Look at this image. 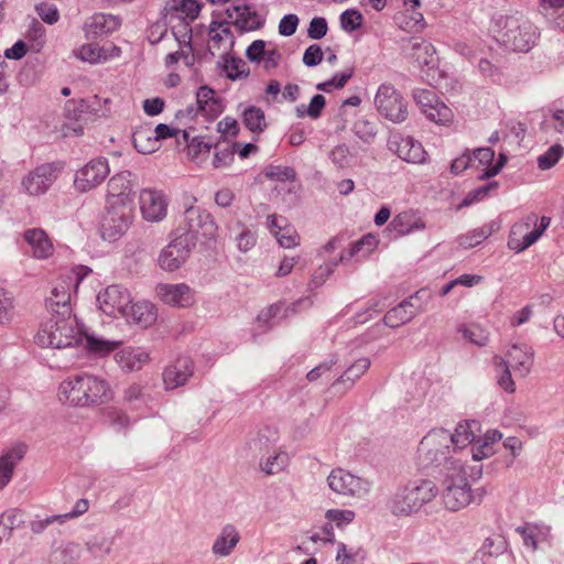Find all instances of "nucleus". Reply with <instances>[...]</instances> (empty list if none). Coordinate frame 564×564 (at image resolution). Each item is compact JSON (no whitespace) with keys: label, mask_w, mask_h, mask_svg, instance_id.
<instances>
[{"label":"nucleus","mask_w":564,"mask_h":564,"mask_svg":"<svg viewBox=\"0 0 564 564\" xmlns=\"http://www.w3.org/2000/svg\"><path fill=\"white\" fill-rule=\"evenodd\" d=\"M75 110L79 112V117L87 115L91 118H107L112 111V100L109 97L95 95L87 99H80Z\"/></svg>","instance_id":"c85d7f7f"},{"label":"nucleus","mask_w":564,"mask_h":564,"mask_svg":"<svg viewBox=\"0 0 564 564\" xmlns=\"http://www.w3.org/2000/svg\"><path fill=\"white\" fill-rule=\"evenodd\" d=\"M89 508V502L88 500L86 499H80L76 502L75 507H74V510L69 513H66V514H63V516H54V517H51V518H47L45 519L44 521H37V522H33L32 523V530L34 532H40L42 531L46 525L55 522V521H59V522H64L65 519H73V518H76L78 516H82L84 514L85 512H87Z\"/></svg>","instance_id":"79ce46f5"},{"label":"nucleus","mask_w":564,"mask_h":564,"mask_svg":"<svg viewBox=\"0 0 564 564\" xmlns=\"http://www.w3.org/2000/svg\"><path fill=\"white\" fill-rule=\"evenodd\" d=\"M132 219V204L107 205V210L101 223V235L104 239L110 241L117 240L129 229Z\"/></svg>","instance_id":"6e6552de"},{"label":"nucleus","mask_w":564,"mask_h":564,"mask_svg":"<svg viewBox=\"0 0 564 564\" xmlns=\"http://www.w3.org/2000/svg\"><path fill=\"white\" fill-rule=\"evenodd\" d=\"M549 225V217H542L540 220L535 215L527 217L524 221L512 227L509 240L510 248L517 251L527 249L539 239Z\"/></svg>","instance_id":"1a4fd4ad"},{"label":"nucleus","mask_w":564,"mask_h":564,"mask_svg":"<svg viewBox=\"0 0 564 564\" xmlns=\"http://www.w3.org/2000/svg\"><path fill=\"white\" fill-rule=\"evenodd\" d=\"M110 170L106 159H94L76 173L75 187L88 192L104 182Z\"/></svg>","instance_id":"9b49d317"},{"label":"nucleus","mask_w":564,"mask_h":564,"mask_svg":"<svg viewBox=\"0 0 564 564\" xmlns=\"http://www.w3.org/2000/svg\"><path fill=\"white\" fill-rule=\"evenodd\" d=\"M366 484L358 477H355L350 473L338 468L334 469L328 476L329 488L345 496H356L362 491H366Z\"/></svg>","instance_id":"412c9836"},{"label":"nucleus","mask_w":564,"mask_h":564,"mask_svg":"<svg viewBox=\"0 0 564 564\" xmlns=\"http://www.w3.org/2000/svg\"><path fill=\"white\" fill-rule=\"evenodd\" d=\"M187 234L199 235L207 239H213L217 232V225L213 217L202 212L198 207H189L184 213Z\"/></svg>","instance_id":"6ab92c4d"},{"label":"nucleus","mask_w":564,"mask_h":564,"mask_svg":"<svg viewBox=\"0 0 564 564\" xmlns=\"http://www.w3.org/2000/svg\"><path fill=\"white\" fill-rule=\"evenodd\" d=\"M124 317L130 322L147 328L155 323L158 314L156 308L152 303L143 301L130 304Z\"/></svg>","instance_id":"72a5a7b5"},{"label":"nucleus","mask_w":564,"mask_h":564,"mask_svg":"<svg viewBox=\"0 0 564 564\" xmlns=\"http://www.w3.org/2000/svg\"><path fill=\"white\" fill-rule=\"evenodd\" d=\"M217 130L225 138L236 137L240 130L238 121L231 117H225L217 124Z\"/></svg>","instance_id":"338daca9"},{"label":"nucleus","mask_w":564,"mask_h":564,"mask_svg":"<svg viewBox=\"0 0 564 564\" xmlns=\"http://www.w3.org/2000/svg\"><path fill=\"white\" fill-rule=\"evenodd\" d=\"M26 452L24 444H17L0 457V489L10 481L17 463Z\"/></svg>","instance_id":"f704fd0d"},{"label":"nucleus","mask_w":564,"mask_h":564,"mask_svg":"<svg viewBox=\"0 0 564 564\" xmlns=\"http://www.w3.org/2000/svg\"><path fill=\"white\" fill-rule=\"evenodd\" d=\"M413 305L409 302H402L390 310L383 317V322L389 327H399L411 321L414 316Z\"/></svg>","instance_id":"a19ab883"},{"label":"nucleus","mask_w":564,"mask_h":564,"mask_svg":"<svg viewBox=\"0 0 564 564\" xmlns=\"http://www.w3.org/2000/svg\"><path fill=\"white\" fill-rule=\"evenodd\" d=\"M197 112L207 120L218 118L225 105L217 93L208 86H200L196 93Z\"/></svg>","instance_id":"5701e85b"},{"label":"nucleus","mask_w":564,"mask_h":564,"mask_svg":"<svg viewBox=\"0 0 564 564\" xmlns=\"http://www.w3.org/2000/svg\"><path fill=\"white\" fill-rule=\"evenodd\" d=\"M14 305L13 299L2 288H0V324H8L13 319Z\"/></svg>","instance_id":"603ef678"},{"label":"nucleus","mask_w":564,"mask_h":564,"mask_svg":"<svg viewBox=\"0 0 564 564\" xmlns=\"http://www.w3.org/2000/svg\"><path fill=\"white\" fill-rule=\"evenodd\" d=\"M389 227L398 236H405L413 231L423 230L425 223L417 212L409 209L395 215Z\"/></svg>","instance_id":"c756f323"},{"label":"nucleus","mask_w":564,"mask_h":564,"mask_svg":"<svg viewBox=\"0 0 564 564\" xmlns=\"http://www.w3.org/2000/svg\"><path fill=\"white\" fill-rule=\"evenodd\" d=\"M435 485L431 480H421L420 484L406 487L397 494L391 502L394 514H410L431 501L436 496Z\"/></svg>","instance_id":"39448f33"},{"label":"nucleus","mask_w":564,"mask_h":564,"mask_svg":"<svg viewBox=\"0 0 564 564\" xmlns=\"http://www.w3.org/2000/svg\"><path fill=\"white\" fill-rule=\"evenodd\" d=\"M180 61H183L186 66H191L194 62L193 48L189 43L180 45V50L166 55L165 64L172 67Z\"/></svg>","instance_id":"09e8293b"},{"label":"nucleus","mask_w":564,"mask_h":564,"mask_svg":"<svg viewBox=\"0 0 564 564\" xmlns=\"http://www.w3.org/2000/svg\"><path fill=\"white\" fill-rule=\"evenodd\" d=\"M117 364L126 371H138L149 362V354L141 348L126 347L119 350L116 356Z\"/></svg>","instance_id":"473e14b6"},{"label":"nucleus","mask_w":564,"mask_h":564,"mask_svg":"<svg viewBox=\"0 0 564 564\" xmlns=\"http://www.w3.org/2000/svg\"><path fill=\"white\" fill-rule=\"evenodd\" d=\"M73 55L77 59L88 64H101L118 57L121 53L120 47L113 43L99 45L98 43H85L73 50Z\"/></svg>","instance_id":"a211bd4d"},{"label":"nucleus","mask_w":564,"mask_h":564,"mask_svg":"<svg viewBox=\"0 0 564 564\" xmlns=\"http://www.w3.org/2000/svg\"><path fill=\"white\" fill-rule=\"evenodd\" d=\"M281 58L282 56L276 45L270 43L260 63H262L263 67L268 70L274 69L280 64Z\"/></svg>","instance_id":"680f3d73"},{"label":"nucleus","mask_w":564,"mask_h":564,"mask_svg":"<svg viewBox=\"0 0 564 564\" xmlns=\"http://www.w3.org/2000/svg\"><path fill=\"white\" fill-rule=\"evenodd\" d=\"M25 242L30 246L36 259H47L54 253V246L47 234L41 228L28 229L23 234Z\"/></svg>","instance_id":"cd10ccee"},{"label":"nucleus","mask_w":564,"mask_h":564,"mask_svg":"<svg viewBox=\"0 0 564 564\" xmlns=\"http://www.w3.org/2000/svg\"><path fill=\"white\" fill-rule=\"evenodd\" d=\"M228 18L241 31H253L262 25L261 17L250 6H232L227 9Z\"/></svg>","instance_id":"bb28decb"},{"label":"nucleus","mask_w":564,"mask_h":564,"mask_svg":"<svg viewBox=\"0 0 564 564\" xmlns=\"http://www.w3.org/2000/svg\"><path fill=\"white\" fill-rule=\"evenodd\" d=\"M234 45L232 33L226 23L214 22L208 31V48L219 54L227 53Z\"/></svg>","instance_id":"7c9ffc66"},{"label":"nucleus","mask_w":564,"mask_h":564,"mask_svg":"<svg viewBox=\"0 0 564 564\" xmlns=\"http://www.w3.org/2000/svg\"><path fill=\"white\" fill-rule=\"evenodd\" d=\"M39 17L48 24H54L59 19V13L54 4L42 2L36 7Z\"/></svg>","instance_id":"052dcab7"},{"label":"nucleus","mask_w":564,"mask_h":564,"mask_svg":"<svg viewBox=\"0 0 564 564\" xmlns=\"http://www.w3.org/2000/svg\"><path fill=\"white\" fill-rule=\"evenodd\" d=\"M362 15L357 10H346L340 15V24L345 31L352 32L361 26Z\"/></svg>","instance_id":"6e6d98bb"},{"label":"nucleus","mask_w":564,"mask_h":564,"mask_svg":"<svg viewBox=\"0 0 564 564\" xmlns=\"http://www.w3.org/2000/svg\"><path fill=\"white\" fill-rule=\"evenodd\" d=\"M414 55L421 66L433 67L437 62L435 47L431 43L416 44Z\"/></svg>","instance_id":"de8ad7c7"},{"label":"nucleus","mask_w":564,"mask_h":564,"mask_svg":"<svg viewBox=\"0 0 564 564\" xmlns=\"http://www.w3.org/2000/svg\"><path fill=\"white\" fill-rule=\"evenodd\" d=\"M495 153L490 148H479L471 155V169L481 171L480 180L489 178L499 173L506 159L501 156L494 163Z\"/></svg>","instance_id":"a878e982"},{"label":"nucleus","mask_w":564,"mask_h":564,"mask_svg":"<svg viewBox=\"0 0 564 564\" xmlns=\"http://www.w3.org/2000/svg\"><path fill=\"white\" fill-rule=\"evenodd\" d=\"M463 338L478 347H484L489 340L488 330L478 323L460 324L457 327Z\"/></svg>","instance_id":"ea45409f"},{"label":"nucleus","mask_w":564,"mask_h":564,"mask_svg":"<svg viewBox=\"0 0 564 564\" xmlns=\"http://www.w3.org/2000/svg\"><path fill=\"white\" fill-rule=\"evenodd\" d=\"M289 458L285 453H278L269 457L265 463L261 464L262 470L267 475H273L282 471L288 465Z\"/></svg>","instance_id":"864d4df0"},{"label":"nucleus","mask_w":564,"mask_h":564,"mask_svg":"<svg viewBox=\"0 0 564 564\" xmlns=\"http://www.w3.org/2000/svg\"><path fill=\"white\" fill-rule=\"evenodd\" d=\"M242 122L253 134H261L268 127L264 111L257 106H249L242 113Z\"/></svg>","instance_id":"4c0bfd02"},{"label":"nucleus","mask_w":564,"mask_h":564,"mask_svg":"<svg viewBox=\"0 0 564 564\" xmlns=\"http://www.w3.org/2000/svg\"><path fill=\"white\" fill-rule=\"evenodd\" d=\"M398 25L406 32L419 31L423 26V14L421 12L400 11L394 17Z\"/></svg>","instance_id":"c03bdc74"},{"label":"nucleus","mask_w":564,"mask_h":564,"mask_svg":"<svg viewBox=\"0 0 564 564\" xmlns=\"http://www.w3.org/2000/svg\"><path fill=\"white\" fill-rule=\"evenodd\" d=\"M135 150L142 154H150L159 149V143L150 127L137 129L132 135Z\"/></svg>","instance_id":"58836bf2"},{"label":"nucleus","mask_w":564,"mask_h":564,"mask_svg":"<svg viewBox=\"0 0 564 564\" xmlns=\"http://www.w3.org/2000/svg\"><path fill=\"white\" fill-rule=\"evenodd\" d=\"M158 297L167 305L189 307L195 303V292L185 283H161L155 288Z\"/></svg>","instance_id":"f3484780"},{"label":"nucleus","mask_w":564,"mask_h":564,"mask_svg":"<svg viewBox=\"0 0 564 564\" xmlns=\"http://www.w3.org/2000/svg\"><path fill=\"white\" fill-rule=\"evenodd\" d=\"M140 210L148 221H160L167 213V199L162 191L144 188L139 197Z\"/></svg>","instance_id":"ddd939ff"},{"label":"nucleus","mask_w":564,"mask_h":564,"mask_svg":"<svg viewBox=\"0 0 564 564\" xmlns=\"http://www.w3.org/2000/svg\"><path fill=\"white\" fill-rule=\"evenodd\" d=\"M58 398L70 405L89 406L110 401L112 391L106 380L80 373L66 378L59 384Z\"/></svg>","instance_id":"f03ea898"},{"label":"nucleus","mask_w":564,"mask_h":564,"mask_svg":"<svg viewBox=\"0 0 564 564\" xmlns=\"http://www.w3.org/2000/svg\"><path fill=\"white\" fill-rule=\"evenodd\" d=\"M189 252L188 237L181 235L161 251L159 264L163 270L173 272L187 260Z\"/></svg>","instance_id":"4468645a"},{"label":"nucleus","mask_w":564,"mask_h":564,"mask_svg":"<svg viewBox=\"0 0 564 564\" xmlns=\"http://www.w3.org/2000/svg\"><path fill=\"white\" fill-rule=\"evenodd\" d=\"M130 172L113 175L108 182L107 205L132 204V184Z\"/></svg>","instance_id":"b1692460"},{"label":"nucleus","mask_w":564,"mask_h":564,"mask_svg":"<svg viewBox=\"0 0 564 564\" xmlns=\"http://www.w3.org/2000/svg\"><path fill=\"white\" fill-rule=\"evenodd\" d=\"M379 245V239L376 235L368 234L356 241L348 250H345L340 253L339 260L340 262L345 260H349L354 257L358 258H367L370 253H372Z\"/></svg>","instance_id":"c9c22d12"},{"label":"nucleus","mask_w":564,"mask_h":564,"mask_svg":"<svg viewBox=\"0 0 564 564\" xmlns=\"http://www.w3.org/2000/svg\"><path fill=\"white\" fill-rule=\"evenodd\" d=\"M238 541L239 534L236 529L226 527L214 544V552L219 555H227L236 546Z\"/></svg>","instance_id":"37998d69"},{"label":"nucleus","mask_w":564,"mask_h":564,"mask_svg":"<svg viewBox=\"0 0 564 564\" xmlns=\"http://www.w3.org/2000/svg\"><path fill=\"white\" fill-rule=\"evenodd\" d=\"M56 172L53 164L39 165L22 180V186L29 195L44 194L56 180Z\"/></svg>","instance_id":"dca6fc26"},{"label":"nucleus","mask_w":564,"mask_h":564,"mask_svg":"<svg viewBox=\"0 0 564 564\" xmlns=\"http://www.w3.org/2000/svg\"><path fill=\"white\" fill-rule=\"evenodd\" d=\"M507 362L519 376L529 373L533 364V352L527 345H512L507 352Z\"/></svg>","instance_id":"2f4dec72"},{"label":"nucleus","mask_w":564,"mask_h":564,"mask_svg":"<svg viewBox=\"0 0 564 564\" xmlns=\"http://www.w3.org/2000/svg\"><path fill=\"white\" fill-rule=\"evenodd\" d=\"M89 271L88 268L80 267L78 268V272H76V279L72 275H65L55 281L51 295L47 299L50 313L73 315L70 307V289L77 285L79 280L87 275Z\"/></svg>","instance_id":"0eeeda50"},{"label":"nucleus","mask_w":564,"mask_h":564,"mask_svg":"<svg viewBox=\"0 0 564 564\" xmlns=\"http://www.w3.org/2000/svg\"><path fill=\"white\" fill-rule=\"evenodd\" d=\"M494 364L497 367L502 368V370H503L502 375L498 379L499 386L507 392H513L514 391V382H513L510 371H509L510 366H507L506 361L500 356L494 357Z\"/></svg>","instance_id":"4d7b16f0"},{"label":"nucleus","mask_w":564,"mask_h":564,"mask_svg":"<svg viewBox=\"0 0 564 564\" xmlns=\"http://www.w3.org/2000/svg\"><path fill=\"white\" fill-rule=\"evenodd\" d=\"M267 225L270 232L276 238L278 243L282 248L289 249L300 245V235L285 217L275 214L269 215Z\"/></svg>","instance_id":"aec40b11"},{"label":"nucleus","mask_w":564,"mask_h":564,"mask_svg":"<svg viewBox=\"0 0 564 564\" xmlns=\"http://www.w3.org/2000/svg\"><path fill=\"white\" fill-rule=\"evenodd\" d=\"M377 111L388 120L401 122L408 116L406 102L394 86L382 84L375 96Z\"/></svg>","instance_id":"423d86ee"},{"label":"nucleus","mask_w":564,"mask_h":564,"mask_svg":"<svg viewBox=\"0 0 564 564\" xmlns=\"http://www.w3.org/2000/svg\"><path fill=\"white\" fill-rule=\"evenodd\" d=\"M370 367V360L368 358H360L356 360L345 372L344 376L348 380H355L360 378Z\"/></svg>","instance_id":"69168bd1"},{"label":"nucleus","mask_w":564,"mask_h":564,"mask_svg":"<svg viewBox=\"0 0 564 564\" xmlns=\"http://www.w3.org/2000/svg\"><path fill=\"white\" fill-rule=\"evenodd\" d=\"M427 119L441 124H447L453 121L454 113L452 109L446 106L443 101H435L434 105L430 108H425V113Z\"/></svg>","instance_id":"a18cd8bd"},{"label":"nucleus","mask_w":564,"mask_h":564,"mask_svg":"<svg viewBox=\"0 0 564 564\" xmlns=\"http://www.w3.org/2000/svg\"><path fill=\"white\" fill-rule=\"evenodd\" d=\"M186 143L187 156L197 162L205 160L213 148L212 142L205 141L204 138L200 137H195Z\"/></svg>","instance_id":"49530a36"},{"label":"nucleus","mask_w":564,"mask_h":564,"mask_svg":"<svg viewBox=\"0 0 564 564\" xmlns=\"http://www.w3.org/2000/svg\"><path fill=\"white\" fill-rule=\"evenodd\" d=\"M564 149L560 144L552 145L545 153L538 158V165L541 170L553 167L562 158Z\"/></svg>","instance_id":"8fccbe9b"},{"label":"nucleus","mask_w":564,"mask_h":564,"mask_svg":"<svg viewBox=\"0 0 564 564\" xmlns=\"http://www.w3.org/2000/svg\"><path fill=\"white\" fill-rule=\"evenodd\" d=\"M35 343L41 347L57 349L76 345L97 357H106L121 345L120 341L106 340L94 334L82 332L73 315L54 313H50L41 322Z\"/></svg>","instance_id":"f257e3e1"},{"label":"nucleus","mask_w":564,"mask_h":564,"mask_svg":"<svg viewBox=\"0 0 564 564\" xmlns=\"http://www.w3.org/2000/svg\"><path fill=\"white\" fill-rule=\"evenodd\" d=\"M100 310L109 316H124L131 304L130 293L120 285L108 286L99 296Z\"/></svg>","instance_id":"f8f14e48"},{"label":"nucleus","mask_w":564,"mask_h":564,"mask_svg":"<svg viewBox=\"0 0 564 564\" xmlns=\"http://www.w3.org/2000/svg\"><path fill=\"white\" fill-rule=\"evenodd\" d=\"M268 47L269 44L262 40L253 41L247 50V57L252 62L260 63Z\"/></svg>","instance_id":"774afa93"},{"label":"nucleus","mask_w":564,"mask_h":564,"mask_svg":"<svg viewBox=\"0 0 564 564\" xmlns=\"http://www.w3.org/2000/svg\"><path fill=\"white\" fill-rule=\"evenodd\" d=\"M121 25L119 17L105 13H96L84 23V32L87 39L108 35L117 31Z\"/></svg>","instance_id":"393cba45"},{"label":"nucleus","mask_w":564,"mask_h":564,"mask_svg":"<svg viewBox=\"0 0 564 564\" xmlns=\"http://www.w3.org/2000/svg\"><path fill=\"white\" fill-rule=\"evenodd\" d=\"M480 431L477 421H465L457 424L455 432L451 434V445L454 448H465L476 440V433Z\"/></svg>","instance_id":"e433bc0d"},{"label":"nucleus","mask_w":564,"mask_h":564,"mask_svg":"<svg viewBox=\"0 0 564 564\" xmlns=\"http://www.w3.org/2000/svg\"><path fill=\"white\" fill-rule=\"evenodd\" d=\"M451 453V434L443 430H433L420 443L419 454L427 464L438 463Z\"/></svg>","instance_id":"9d476101"},{"label":"nucleus","mask_w":564,"mask_h":564,"mask_svg":"<svg viewBox=\"0 0 564 564\" xmlns=\"http://www.w3.org/2000/svg\"><path fill=\"white\" fill-rule=\"evenodd\" d=\"M153 131V134L156 139V142L159 143L161 140L167 139V138H175L177 143H180V139L182 138L184 142L188 141V133L186 131H181L177 129H174L167 124L160 123L155 127Z\"/></svg>","instance_id":"3c124183"},{"label":"nucleus","mask_w":564,"mask_h":564,"mask_svg":"<svg viewBox=\"0 0 564 564\" xmlns=\"http://www.w3.org/2000/svg\"><path fill=\"white\" fill-rule=\"evenodd\" d=\"M443 480V502L451 511H458L471 501L470 486L462 466L451 463Z\"/></svg>","instance_id":"20e7f679"},{"label":"nucleus","mask_w":564,"mask_h":564,"mask_svg":"<svg viewBox=\"0 0 564 564\" xmlns=\"http://www.w3.org/2000/svg\"><path fill=\"white\" fill-rule=\"evenodd\" d=\"M352 69H347L340 74H336L332 79L317 85V89L329 93L335 88H343L346 83L351 78Z\"/></svg>","instance_id":"5fc2aeb1"},{"label":"nucleus","mask_w":564,"mask_h":564,"mask_svg":"<svg viewBox=\"0 0 564 564\" xmlns=\"http://www.w3.org/2000/svg\"><path fill=\"white\" fill-rule=\"evenodd\" d=\"M388 148L401 160L409 163H422L425 161L426 153L422 144L411 137L391 133L388 139Z\"/></svg>","instance_id":"2eb2a0df"},{"label":"nucleus","mask_w":564,"mask_h":564,"mask_svg":"<svg viewBox=\"0 0 564 564\" xmlns=\"http://www.w3.org/2000/svg\"><path fill=\"white\" fill-rule=\"evenodd\" d=\"M194 366L188 357L177 358L163 371V382L167 390L176 389L187 382L193 376Z\"/></svg>","instance_id":"4be33fe9"},{"label":"nucleus","mask_w":564,"mask_h":564,"mask_svg":"<svg viewBox=\"0 0 564 564\" xmlns=\"http://www.w3.org/2000/svg\"><path fill=\"white\" fill-rule=\"evenodd\" d=\"M227 76L231 79H236L246 75V63L240 58L230 57L225 61L224 65Z\"/></svg>","instance_id":"bf43d9fd"},{"label":"nucleus","mask_w":564,"mask_h":564,"mask_svg":"<svg viewBox=\"0 0 564 564\" xmlns=\"http://www.w3.org/2000/svg\"><path fill=\"white\" fill-rule=\"evenodd\" d=\"M491 30L496 40L512 52L527 53L539 39L538 28L521 14L496 15Z\"/></svg>","instance_id":"7ed1b4c3"},{"label":"nucleus","mask_w":564,"mask_h":564,"mask_svg":"<svg viewBox=\"0 0 564 564\" xmlns=\"http://www.w3.org/2000/svg\"><path fill=\"white\" fill-rule=\"evenodd\" d=\"M299 22L296 14L284 15L279 23V33L283 36L293 35L297 30Z\"/></svg>","instance_id":"0e129e2a"},{"label":"nucleus","mask_w":564,"mask_h":564,"mask_svg":"<svg viewBox=\"0 0 564 564\" xmlns=\"http://www.w3.org/2000/svg\"><path fill=\"white\" fill-rule=\"evenodd\" d=\"M329 522H334L338 528L352 522L355 512L351 510H328L325 514Z\"/></svg>","instance_id":"13d9d810"},{"label":"nucleus","mask_w":564,"mask_h":564,"mask_svg":"<svg viewBox=\"0 0 564 564\" xmlns=\"http://www.w3.org/2000/svg\"><path fill=\"white\" fill-rule=\"evenodd\" d=\"M327 30L328 26L326 20L324 18L316 17L312 19L307 34L311 39L319 40L326 35Z\"/></svg>","instance_id":"e2e57ef3"}]
</instances>
